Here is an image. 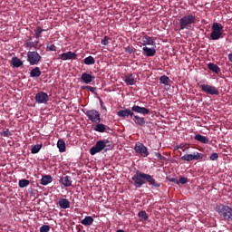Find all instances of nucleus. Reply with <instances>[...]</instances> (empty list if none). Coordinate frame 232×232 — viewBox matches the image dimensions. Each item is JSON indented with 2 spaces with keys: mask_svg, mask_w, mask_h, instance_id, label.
<instances>
[{
  "mask_svg": "<svg viewBox=\"0 0 232 232\" xmlns=\"http://www.w3.org/2000/svg\"><path fill=\"white\" fill-rule=\"evenodd\" d=\"M131 180L132 185H134V187H136L137 188H141L142 185L145 184V182L150 183V186L156 188L160 187V183H158L157 180L153 179L151 175L145 174L144 172H141L140 170L136 171V174L132 176Z\"/></svg>",
  "mask_w": 232,
  "mask_h": 232,
  "instance_id": "1",
  "label": "nucleus"
},
{
  "mask_svg": "<svg viewBox=\"0 0 232 232\" xmlns=\"http://www.w3.org/2000/svg\"><path fill=\"white\" fill-rule=\"evenodd\" d=\"M195 24H197V17L192 14H188L179 19V31L189 30Z\"/></svg>",
  "mask_w": 232,
  "mask_h": 232,
  "instance_id": "2",
  "label": "nucleus"
},
{
  "mask_svg": "<svg viewBox=\"0 0 232 232\" xmlns=\"http://www.w3.org/2000/svg\"><path fill=\"white\" fill-rule=\"evenodd\" d=\"M216 211L218 216L227 223H232V208L229 206L219 204L216 207Z\"/></svg>",
  "mask_w": 232,
  "mask_h": 232,
  "instance_id": "3",
  "label": "nucleus"
},
{
  "mask_svg": "<svg viewBox=\"0 0 232 232\" xmlns=\"http://www.w3.org/2000/svg\"><path fill=\"white\" fill-rule=\"evenodd\" d=\"M107 147H111L110 141H108V140H98L96 145L90 148V155L94 156L102 150L107 151L109 150Z\"/></svg>",
  "mask_w": 232,
  "mask_h": 232,
  "instance_id": "4",
  "label": "nucleus"
},
{
  "mask_svg": "<svg viewBox=\"0 0 232 232\" xmlns=\"http://www.w3.org/2000/svg\"><path fill=\"white\" fill-rule=\"evenodd\" d=\"M224 31V26H222L219 23L213 24V26H211V34H210V39L213 41L219 40L223 38L222 32Z\"/></svg>",
  "mask_w": 232,
  "mask_h": 232,
  "instance_id": "5",
  "label": "nucleus"
},
{
  "mask_svg": "<svg viewBox=\"0 0 232 232\" xmlns=\"http://www.w3.org/2000/svg\"><path fill=\"white\" fill-rule=\"evenodd\" d=\"M208 159L207 155L199 152H193V154H185L184 156L181 157V160L187 161V162H191L193 160L196 161H206Z\"/></svg>",
  "mask_w": 232,
  "mask_h": 232,
  "instance_id": "6",
  "label": "nucleus"
},
{
  "mask_svg": "<svg viewBox=\"0 0 232 232\" xmlns=\"http://www.w3.org/2000/svg\"><path fill=\"white\" fill-rule=\"evenodd\" d=\"M84 115H86L87 119L92 123L102 122L100 112L97 111V110H87Z\"/></svg>",
  "mask_w": 232,
  "mask_h": 232,
  "instance_id": "7",
  "label": "nucleus"
},
{
  "mask_svg": "<svg viewBox=\"0 0 232 232\" xmlns=\"http://www.w3.org/2000/svg\"><path fill=\"white\" fill-rule=\"evenodd\" d=\"M27 61L31 66H34L41 61V55H39L38 52H28Z\"/></svg>",
  "mask_w": 232,
  "mask_h": 232,
  "instance_id": "8",
  "label": "nucleus"
},
{
  "mask_svg": "<svg viewBox=\"0 0 232 232\" xmlns=\"http://www.w3.org/2000/svg\"><path fill=\"white\" fill-rule=\"evenodd\" d=\"M201 92L207 93V95H219V91L213 85L201 84Z\"/></svg>",
  "mask_w": 232,
  "mask_h": 232,
  "instance_id": "9",
  "label": "nucleus"
},
{
  "mask_svg": "<svg viewBox=\"0 0 232 232\" xmlns=\"http://www.w3.org/2000/svg\"><path fill=\"white\" fill-rule=\"evenodd\" d=\"M134 151H136L137 154L141 155V157L146 158L148 155H150V152H148V148L142 144V143H136V146L134 147Z\"/></svg>",
  "mask_w": 232,
  "mask_h": 232,
  "instance_id": "10",
  "label": "nucleus"
},
{
  "mask_svg": "<svg viewBox=\"0 0 232 232\" xmlns=\"http://www.w3.org/2000/svg\"><path fill=\"white\" fill-rule=\"evenodd\" d=\"M35 102L38 104H46L49 102V96L46 92H40L35 94Z\"/></svg>",
  "mask_w": 232,
  "mask_h": 232,
  "instance_id": "11",
  "label": "nucleus"
},
{
  "mask_svg": "<svg viewBox=\"0 0 232 232\" xmlns=\"http://www.w3.org/2000/svg\"><path fill=\"white\" fill-rule=\"evenodd\" d=\"M117 115L119 118H133V117H137V115H135L133 113V111H130V109H126V110H121L117 112Z\"/></svg>",
  "mask_w": 232,
  "mask_h": 232,
  "instance_id": "12",
  "label": "nucleus"
},
{
  "mask_svg": "<svg viewBox=\"0 0 232 232\" xmlns=\"http://www.w3.org/2000/svg\"><path fill=\"white\" fill-rule=\"evenodd\" d=\"M131 112H134V113H139V114H141V115H148L150 114V110L147 109V108H144V107H140V106H138V105H134L131 107Z\"/></svg>",
  "mask_w": 232,
  "mask_h": 232,
  "instance_id": "13",
  "label": "nucleus"
},
{
  "mask_svg": "<svg viewBox=\"0 0 232 232\" xmlns=\"http://www.w3.org/2000/svg\"><path fill=\"white\" fill-rule=\"evenodd\" d=\"M76 53L72 52L63 53L59 55L62 61H68V60H76Z\"/></svg>",
  "mask_w": 232,
  "mask_h": 232,
  "instance_id": "14",
  "label": "nucleus"
},
{
  "mask_svg": "<svg viewBox=\"0 0 232 232\" xmlns=\"http://www.w3.org/2000/svg\"><path fill=\"white\" fill-rule=\"evenodd\" d=\"M95 78L96 77H94L92 74H89L88 72H83L82 73V76H81L82 82H83V83H86V84H91Z\"/></svg>",
  "mask_w": 232,
  "mask_h": 232,
  "instance_id": "15",
  "label": "nucleus"
},
{
  "mask_svg": "<svg viewBox=\"0 0 232 232\" xmlns=\"http://www.w3.org/2000/svg\"><path fill=\"white\" fill-rule=\"evenodd\" d=\"M58 206L62 209H68L71 207V202L67 198H60L58 200Z\"/></svg>",
  "mask_w": 232,
  "mask_h": 232,
  "instance_id": "16",
  "label": "nucleus"
},
{
  "mask_svg": "<svg viewBox=\"0 0 232 232\" xmlns=\"http://www.w3.org/2000/svg\"><path fill=\"white\" fill-rule=\"evenodd\" d=\"M60 183L65 188H70L72 185V180L70 176H63L62 179H60Z\"/></svg>",
  "mask_w": 232,
  "mask_h": 232,
  "instance_id": "17",
  "label": "nucleus"
},
{
  "mask_svg": "<svg viewBox=\"0 0 232 232\" xmlns=\"http://www.w3.org/2000/svg\"><path fill=\"white\" fill-rule=\"evenodd\" d=\"M94 219L92 216H86L83 219H82L81 224L84 227H91L93 225Z\"/></svg>",
  "mask_w": 232,
  "mask_h": 232,
  "instance_id": "18",
  "label": "nucleus"
},
{
  "mask_svg": "<svg viewBox=\"0 0 232 232\" xmlns=\"http://www.w3.org/2000/svg\"><path fill=\"white\" fill-rule=\"evenodd\" d=\"M131 120L134 121V123H136L137 126H140V127L145 126L146 121H145V118L143 117L137 115L131 118Z\"/></svg>",
  "mask_w": 232,
  "mask_h": 232,
  "instance_id": "19",
  "label": "nucleus"
},
{
  "mask_svg": "<svg viewBox=\"0 0 232 232\" xmlns=\"http://www.w3.org/2000/svg\"><path fill=\"white\" fill-rule=\"evenodd\" d=\"M96 123V127L94 128V131L96 132H100V133H104L107 131V125H104L103 123L101 122H95Z\"/></svg>",
  "mask_w": 232,
  "mask_h": 232,
  "instance_id": "20",
  "label": "nucleus"
},
{
  "mask_svg": "<svg viewBox=\"0 0 232 232\" xmlns=\"http://www.w3.org/2000/svg\"><path fill=\"white\" fill-rule=\"evenodd\" d=\"M207 68H208V70H210L211 72H215L217 75H219V73H221V69L218 67V65L214 64L213 63L207 64Z\"/></svg>",
  "mask_w": 232,
  "mask_h": 232,
  "instance_id": "21",
  "label": "nucleus"
},
{
  "mask_svg": "<svg viewBox=\"0 0 232 232\" xmlns=\"http://www.w3.org/2000/svg\"><path fill=\"white\" fill-rule=\"evenodd\" d=\"M142 51L147 57H153L157 53V50L149 47L142 48Z\"/></svg>",
  "mask_w": 232,
  "mask_h": 232,
  "instance_id": "22",
  "label": "nucleus"
},
{
  "mask_svg": "<svg viewBox=\"0 0 232 232\" xmlns=\"http://www.w3.org/2000/svg\"><path fill=\"white\" fill-rule=\"evenodd\" d=\"M142 45H155V42L152 37L145 35L142 37Z\"/></svg>",
  "mask_w": 232,
  "mask_h": 232,
  "instance_id": "23",
  "label": "nucleus"
},
{
  "mask_svg": "<svg viewBox=\"0 0 232 232\" xmlns=\"http://www.w3.org/2000/svg\"><path fill=\"white\" fill-rule=\"evenodd\" d=\"M12 66L14 68H20L23 66V62L18 57L12 58Z\"/></svg>",
  "mask_w": 232,
  "mask_h": 232,
  "instance_id": "24",
  "label": "nucleus"
},
{
  "mask_svg": "<svg viewBox=\"0 0 232 232\" xmlns=\"http://www.w3.org/2000/svg\"><path fill=\"white\" fill-rule=\"evenodd\" d=\"M41 74L42 72L38 67L34 68L33 70H31V72H29V76L31 78H38L39 76H41Z\"/></svg>",
  "mask_w": 232,
  "mask_h": 232,
  "instance_id": "25",
  "label": "nucleus"
},
{
  "mask_svg": "<svg viewBox=\"0 0 232 232\" xmlns=\"http://www.w3.org/2000/svg\"><path fill=\"white\" fill-rule=\"evenodd\" d=\"M53 181L52 176L46 175L42 177L41 185L48 186Z\"/></svg>",
  "mask_w": 232,
  "mask_h": 232,
  "instance_id": "26",
  "label": "nucleus"
},
{
  "mask_svg": "<svg viewBox=\"0 0 232 232\" xmlns=\"http://www.w3.org/2000/svg\"><path fill=\"white\" fill-rule=\"evenodd\" d=\"M194 139L195 140L201 142V144H208V139L200 134H197Z\"/></svg>",
  "mask_w": 232,
  "mask_h": 232,
  "instance_id": "27",
  "label": "nucleus"
},
{
  "mask_svg": "<svg viewBox=\"0 0 232 232\" xmlns=\"http://www.w3.org/2000/svg\"><path fill=\"white\" fill-rule=\"evenodd\" d=\"M57 148H58V151H60V153H64L65 152V141L63 140H58Z\"/></svg>",
  "mask_w": 232,
  "mask_h": 232,
  "instance_id": "28",
  "label": "nucleus"
},
{
  "mask_svg": "<svg viewBox=\"0 0 232 232\" xmlns=\"http://www.w3.org/2000/svg\"><path fill=\"white\" fill-rule=\"evenodd\" d=\"M83 63L87 66H91L95 64L96 61L94 60L93 56L90 55L89 57L83 59Z\"/></svg>",
  "mask_w": 232,
  "mask_h": 232,
  "instance_id": "29",
  "label": "nucleus"
},
{
  "mask_svg": "<svg viewBox=\"0 0 232 232\" xmlns=\"http://www.w3.org/2000/svg\"><path fill=\"white\" fill-rule=\"evenodd\" d=\"M124 82H126L127 85H134L136 83V80H134L132 74H130L124 78Z\"/></svg>",
  "mask_w": 232,
  "mask_h": 232,
  "instance_id": "30",
  "label": "nucleus"
},
{
  "mask_svg": "<svg viewBox=\"0 0 232 232\" xmlns=\"http://www.w3.org/2000/svg\"><path fill=\"white\" fill-rule=\"evenodd\" d=\"M46 30L45 29H43L42 27L38 26L35 28V30H34V33H35V38L36 40H39L41 37H42V34L44 32H45Z\"/></svg>",
  "mask_w": 232,
  "mask_h": 232,
  "instance_id": "31",
  "label": "nucleus"
},
{
  "mask_svg": "<svg viewBox=\"0 0 232 232\" xmlns=\"http://www.w3.org/2000/svg\"><path fill=\"white\" fill-rule=\"evenodd\" d=\"M30 185V180L28 179H20L18 180V188H24Z\"/></svg>",
  "mask_w": 232,
  "mask_h": 232,
  "instance_id": "32",
  "label": "nucleus"
},
{
  "mask_svg": "<svg viewBox=\"0 0 232 232\" xmlns=\"http://www.w3.org/2000/svg\"><path fill=\"white\" fill-rule=\"evenodd\" d=\"M41 149H43V144L34 145L33 148H31V154L35 155Z\"/></svg>",
  "mask_w": 232,
  "mask_h": 232,
  "instance_id": "33",
  "label": "nucleus"
},
{
  "mask_svg": "<svg viewBox=\"0 0 232 232\" xmlns=\"http://www.w3.org/2000/svg\"><path fill=\"white\" fill-rule=\"evenodd\" d=\"M139 218H140V221H147L149 217L147 212H145V210H141L139 212Z\"/></svg>",
  "mask_w": 232,
  "mask_h": 232,
  "instance_id": "34",
  "label": "nucleus"
},
{
  "mask_svg": "<svg viewBox=\"0 0 232 232\" xmlns=\"http://www.w3.org/2000/svg\"><path fill=\"white\" fill-rule=\"evenodd\" d=\"M81 89L82 91H90V92L92 93H96V87H92L90 85H84V86H82Z\"/></svg>",
  "mask_w": 232,
  "mask_h": 232,
  "instance_id": "35",
  "label": "nucleus"
},
{
  "mask_svg": "<svg viewBox=\"0 0 232 232\" xmlns=\"http://www.w3.org/2000/svg\"><path fill=\"white\" fill-rule=\"evenodd\" d=\"M169 82H170V79L168 76H166V75L160 76V83L161 84L169 85Z\"/></svg>",
  "mask_w": 232,
  "mask_h": 232,
  "instance_id": "36",
  "label": "nucleus"
},
{
  "mask_svg": "<svg viewBox=\"0 0 232 232\" xmlns=\"http://www.w3.org/2000/svg\"><path fill=\"white\" fill-rule=\"evenodd\" d=\"M50 230H51V226H49V225H43L39 228V232H49Z\"/></svg>",
  "mask_w": 232,
  "mask_h": 232,
  "instance_id": "37",
  "label": "nucleus"
},
{
  "mask_svg": "<svg viewBox=\"0 0 232 232\" xmlns=\"http://www.w3.org/2000/svg\"><path fill=\"white\" fill-rule=\"evenodd\" d=\"M187 144H184V143H181V144H179V145H177V150H182V149H184V150H182V151H187L188 150H189V146H187Z\"/></svg>",
  "mask_w": 232,
  "mask_h": 232,
  "instance_id": "38",
  "label": "nucleus"
},
{
  "mask_svg": "<svg viewBox=\"0 0 232 232\" xmlns=\"http://www.w3.org/2000/svg\"><path fill=\"white\" fill-rule=\"evenodd\" d=\"M134 47L133 46H127V47H124V52L126 53H129L130 55L133 53L134 52Z\"/></svg>",
  "mask_w": 232,
  "mask_h": 232,
  "instance_id": "39",
  "label": "nucleus"
},
{
  "mask_svg": "<svg viewBox=\"0 0 232 232\" xmlns=\"http://www.w3.org/2000/svg\"><path fill=\"white\" fill-rule=\"evenodd\" d=\"M109 41L110 37L104 36V39L102 40V45L108 46L110 44Z\"/></svg>",
  "mask_w": 232,
  "mask_h": 232,
  "instance_id": "40",
  "label": "nucleus"
},
{
  "mask_svg": "<svg viewBox=\"0 0 232 232\" xmlns=\"http://www.w3.org/2000/svg\"><path fill=\"white\" fill-rule=\"evenodd\" d=\"M1 136L4 138H8L9 136H12V133H10L9 130L6 129V130L1 132Z\"/></svg>",
  "mask_w": 232,
  "mask_h": 232,
  "instance_id": "41",
  "label": "nucleus"
},
{
  "mask_svg": "<svg viewBox=\"0 0 232 232\" xmlns=\"http://www.w3.org/2000/svg\"><path fill=\"white\" fill-rule=\"evenodd\" d=\"M47 50H49L50 52H56L57 48L54 44H47Z\"/></svg>",
  "mask_w": 232,
  "mask_h": 232,
  "instance_id": "42",
  "label": "nucleus"
},
{
  "mask_svg": "<svg viewBox=\"0 0 232 232\" xmlns=\"http://www.w3.org/2000/svg\"><path fill=\"white\" fill-rule=\"evenodd\" d=\"M188 183V179L187 178H184V177H181L179 178V185L181 184V185H185Z\"/></svg>",
  "mask_w": 232,
  "mask_h": 232,
  "instance_id": "43",
  "label": "nucleus"
},
{
  "mask_svg": "<svg viewBox=\"0 0 232 232\" xmlns=\"http://www.w3.org/2000/svg\"><path fill=\"white\" fill-rule=\"evenodd\" d=\"M25 45L28 47V48H36L37 44H34L33 42H27V44H25Z\"/></svg>",
  "mask_w": 232,
  "mask_h": 232,
  "instance_id": "44",
  "label": "nucleus"
},
{
  "mask_svg": "<svg viewBox=\"0 0 232 232\" xmlns=\"http://www.w3.org/2000/svg\"><path fill=\"white\" fill-rule=\"evenodd\" d=\"M155 157L159 159V160H166V158L163 157L160 153L155 152Z\"/></svg>",
  "mask_w": 232,
  "mask_h": 232,
  "instance_id": "45",
  "label": "nucleus"
},
{
  "mask_svg": "<svg viewBox=\"0 0 232 232\" xmlns=\"http://www.w3.org/2000/svg\"><path fill=\"white\" fill-rule=\"evenodd\" d=\"M217 160H218V153L211 154L210 160L216 161Z\"/></svg>",
  "mask_w": 232,
  "mask_h": 232,
  "instance_id": "46",
  "label": "nucleus"
},
{
  "mask_svg": "<svg viewBox=\"0 0 232 232\" xmlns=\"http://www.w3.org/2000/svg\"><path fill=\"white\" fill-rule=\"evenodd\" d=\"M167 180L179 185V179H177L176 178H167Z\"/></svg>",
  "mask_w": 232,
  "mask_h": 232,
  "instance_id": "47",
  "label": "nucleus"
},
{
  "mask_svg": "<svg viewBox=\"0 0 232 232\" xmlns=\"http://www.w3.org/2000/svg\"><path fill=\"white\" fill-rule=\"evenodd\" d=\"M100 106H102V109L104 110L105 112H107V107L104 106V102L102 99H100Z\"/></svg>",
  "mask_w": 232,
  "mask_h": 232,
  "instance_id": "48",
  "label": "nucleus"
},
{
  "mask_svg": "<svg viewBox=\"0 0 232 232\" xmlns=\"http://www.w3.org/2000/svg\"><path fill=\"white\" fill-rule=\"evenodd\" d=\"M83 227L79 225L76 227V230H78V232H84V230H82Z\"/></svg>",
  "mask_w": 232,
  "mask_h": 232,
  "instance_id": "49",
  "label": "nucleus"
},
{
  "mask_svg": "<svg viewBox=\"0 0 232 232\" xmlns=\"http://www.w3.org/2000/svg\"><path fill=\"white\" fill-rule=\"evenodd\" d=\"M227 59L232 63V53L227 54Z\"/></svg>",
  "mask_w": 232,
  "mask_h": 232,
  "instance_id": "50",
  "label": "nucleus"
},
{
  "mask_svg": "<svg viewBox=\"0 0 232 232\" xmlns=\"http://www.w3.org/2000/svg\"><path fill=\"white\" fill-rule=\"evenodd\" d=\"M33 44L38 45L39 42L35 41V42H33Z\"/></svg>",
  "mask_w": 232,
  "mask_h": 232,
  "instance_id": "51",
  "label": "nucleus"
},
{
  "mask_svg": "<svg viewBox=\"0 0 232 232\" xmlns=\"http://www.w3.org/2000/svg\"><path fill=\"white\" fill-rule=\"evenodd\" d=\"M116 232H125L124 230H122V229H119L118 231H116Z\"/></svg>",
  "mask_w": 232,
  "mask_h": 232,
  "instance_id": "52",
  "label": "nucleus"
}]
</instances>
